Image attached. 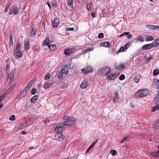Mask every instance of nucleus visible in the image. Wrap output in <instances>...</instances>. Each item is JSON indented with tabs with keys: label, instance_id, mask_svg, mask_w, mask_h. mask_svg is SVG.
I'll return each instance as SVG.
<instances>
[{
	"label": "nucleus",
	"instance_id": "f257e3e1",
	"mask_svg": "<svg viewBox=\"0 0 159 159\" xmlns=\"http://www.w3.org/2000/svg\"><path fill=\"white\" fill-rule=\"evenodd\" d=\"M75 123V119L69 116H65L64 117L63 121L62 124L63 125L71 126Z\"/></svg>",
	"mask_w": 159,
	"mask_h": 159
},
{
	"label": "nucleus",
	"instance_id": "f03ea898",
	"mask_svg": "<svg viewBox=\"0 0 159 159\" xmlns=\"http://www.w3.org/2000/svg\"><path fill=\"white\" fill-rule=\"evenodd\" d=\"M111 69L108 66L103 67L98 71V74L100 75H106L107 76L111 71Z\"/></svg>",
	"mask_w": 159,
	"mask_h": 159
},
{
	"label": "nucleus",
	"instance_id": "7ed1b4c3",
	"mask_svg": "<svg viewBox=\"0 0 159 159\" xmlns=\"http://www.w3.org/2000/svg\"><path fill=\"white\" fill-rule=\"evenodd\" d=\"M148 94V91L145 89H140L136 92L134 96L136 98H143Z\"/></svg>",
	"mask_w": 159,
	"mask_h": 159
},
{
	"label": "nucleus",
	"instance_id": "20e7f679",
	"mask_svg": "<svg viewBox=\"0 0 159 159\" xmlns=\"http://www.w3.org/2000/svg\"><path fill=\"white\" fill-rule=\"evenodd\" d=\"M19 12V9L17 8L16 6H12L9 10V14L12 15L13 14L16 15H17Z\"/></svg>",
	"mask_w": 159,
	"mask_h": 159
},
{
	"label": "nucleus",
	"instance_id": "39448f33",
	"mask_svg": "<svg viewBox=\"0 0 159 159\" xmlns=\"http://www.w3.org/2000/svg\"><path fill=\"white\" fill-rule=\"evenodd\" d=\"M15 70H12L8 75L7 80H9V82H11L13 80L15 74Z\"/></svg>",
	"mask_w": 159,
	"mask_h": 159
},
{
	"label": "nucleus",
	"instance_id": "423d86ee",
	"mask_svg": "<svg viewBox=\"0 0 159 159\" xmlns=\"http://www.w3.org/2000/svg\"><path fill=\"white\" fill-rule=\"evenodd\" d=\"M55 139L57 141L61 140L63 139L62 134L61 132H58L55 135Z\"/></svg>",
	"mask_w": 159,
	"mask_h": 159
},
{
	"label": "nucleus",
	"instance_id": "0eeeda50",
	"mask_svg": "<svg viewBox=\"0 0 159 159\" xmlns=\"http://www.w3.org/2000/svg\"><path fill=\"white\" fill-rule=\"evenodd\" d=\"M24 48L25 50H28L30 48V45L28 39H26L24 41Z\"/></svg>",
	"mask_w": 159,
	"mask_h": 159
},
{
	"label": "nucleus",
	"instance_id": "6e6552de",
	"mask_svg": "<svg viewBox=\"0 0 159 159\" xmlns=\"http://www.w3.org/2000/svg\"><path fill=\"white\" fill-rule=\"evenodd\" d=\"M92 68L90 66H87L82 70V72L85 74L92 71Z\"/></svg>",
	"mask_w": 159,
	"mask_h": 159
},
{
	"label": "nucleus",
	"instance_id": "1a4fd4ad",
	"mask_svg": "<svg viewBox=\"0 0 159 159\" xmlns=\"http://www.w3.org/2000/svg\"><path fill=\"white\" fill-rule=\"evenodd\" d=\"M74 48H68L65 50L64 51V54L66 55H69L72 54L75 51Z\"/></svg>",
	"mask_w": 159,
	"mask_h": 159
},
{
	"label": "nucleus",
	"instance_id": "9d476101",
	"mask_svg": "<svg viewBox=\"0 0 159 159\" xmlns=\"http://www.w3.org/2000/svg\"><path fill=\"white\" fill-rule=\"evenodd\" d=\"M88 86V82L85 80H84L81 83L80 86L82 89H85Z\"/></svg>",
	"mask_w": 159,
	"mask_h": 159
},
{
	"label": "nucleus",
	"instance_id": "9b49d317",
	"mask_svg": "<svg viewBox=\"0 0 159 159\" xmlns=\"http://www.w3.org/2000/svg\"><path fill=\"white\" fill-rule=\"evenodd\" d=\"M60 23V20L58 18L55 19L53 22L52 26L54 28H57Z\"/></svg>",
	"mask_w": 159,
	"mask_h": 159
},
{
	"label": "nucleus",
	"instance_id": "f8f14e48",
	"mask_svg": "<svg viewBox=\"0 0 159 159\" xmlns=\"http://www.w3.org/2000/svg\"><path fill=\"white\" fill-rule=\"evenodd\" d=\"M118 75L116 74H112L111 75H107V78L109 80H114Z\"/></svg>",
	"mask_w": 159,
	"mask_h": 159
},
{
	"label": "nucleus",
	"instance_id": "ddd939ff",
	"mask_svg": "<svg viewBox=\"0 0 159 159\" xmlns=\"http://www.w3.org/2000/svg\"><path fill=\"white\" fill-rule=\"evenodd\" d=\"M64 128V125L62 124L60 125V126H57L55 128V130L56 132H61V131L62 130V129Z\"/></svg>",
	"mask_w": 159,
	"mask_h": 159
},
{
	"label": "nucleus",
	"instance_id": "4468645a",
	"mask_svg": "<svg viewBox=\"0 0 159 159\" xmlns=\"http://www.w3.org/2000/svg\"><path fill=\"white\" fill-rule=\"evenodd\" d=\"M150 154L154 157L159 158V151L152 152H150Z\"/></svg>",
	"mask_w": 159,
	"mask_h": 159
},
{
	"label": "nucleus",
	"instance_id": "2eb2a0df",
	"mask_svg": "<svg viewBox=\"0 0 159 159\" xmlns=\"http://www.w3.org/2000/svg\"><path fill=\"white\" fill-rule=\"evenodd\" d=\"M7 90L6 92H4L3 93L1 96H0V103L2 102V101L3 100L4 98V97L7 95V93L9 92V91H8V90Z\"/></svg>",
	"mask_w": 159,
	"mask_h": 159
},
{
	"label": "nucleus",
	"instance_id": "dca6fc26",
	"mask_svg": "<svg viewBox=\"0 0 159 159\" xmlns=\"http://www.w3.org/2000/svg\"><path fill=\"white\" fill-rule=\"evenodd\" d=\"M153 47L152 44H147L143 46L142 48L143 50H146Z\"/></svg>",
	"mask_w": 159,
	"mask_h": 159
},
{
	"label": "nucleus",
	"instance_id": "f3484780",
	"mask_svg": "<svg viewBox=\"0 0 159 159\" xmlns=\"http://www.w3.org/2000/svg\"><path fill=\"white\" fill-rule=\"evenodd\" d=\"M159 101V91H158L157 94H156L154 99L153 100V103H156Z\"/></svg>",
	"mask_w": 159,
	"mask_h": 159
},
{
	"label": "nucleus",
	"instance_id": "a211bd4d",
	"mask_svg": "<svg viewBox=\"0 0 159 159\" xmlns=\"http://www.w3.org/2000/svg\"><path fill=\"white\" fill-rule=\"evenodd\" d=\"M30 88L29 87V86H28L27 85L25 88L24 90L22 91V92H21L20 93V94L21 95V94H23V96H25V95H26V92L28 90H29L30 89Z\"/></svg>",
	"mask_w": 159,
	"mask_h": 159
},
{
	"label": "nucleus",
	"instance_id": "6ab92c4d",
	"mask_svg": "<svg viewBox=\"0 0 159 159\" xmlns=\"http://www.w3.org/2000/svg\"><path fill=\"white\" fill-rule=\"evenodd\" d=\"M50 43V41L49 40V37H48L43 42V45L44 46L47 45L48 46L49 45V44Z\"/></svg>",
	"mask_w": 159,
	"mask_h": 159
},
{
	"label": "nucleus",
	"instance_id": "aec40b11",
	"mask_svg": "<svg viewBox=\"0 0 159 159\" xmlns=\"http://www.w3.org/2000/svg\"><path fill=\"white\" fill-rule=\"evenodd\" d=\"M13 54L16 55V57H17V58H19L21 57L22 56L23 53L22 52L20 51L16 52H13Z\"/></svg>",
	"mask_w": 159,
	"mask_h": 159
},
{
	"label": "nucleus",
	"instance_id": "412c9836",
	"mask_svg": "<svg viewBox=\"0 0 159 159\" xmlns=\"http://www.w3.org/2000/svg\"><path fill=\"white\" fill-rule=\"evenodd\" d=\"M31 35L32 37L33 36H35L37 32V30L33 27L31 29Z\"/></svg>",
	"mask_w": 159,
	"mask_h": 159
},
{
	"label": "nucleus",
	"instance_id": "4be33fe9",
	"mask_svg": "<svg viewBox=\"0 0 159 159\" xmlns=\"http://www.w3.org/2000/svg\"><path fill=\"white\" fill-rule=\"evenodd\" d=\"M115 69H124L125 68V66L124 64H122L118 66H114Z\"/></svg>",
	"mask_w": 159,
	"mask_h": 159
},
{
	"label": "nucleus",
	"instance_id": "5701e85b",
	"mask_svg": "<svg viewBox=\"0 0 159 159\" xmlns=\"http://www.w3.org/2000/svg\"><path fill=\"white\" fill-rule=\"evenodd\" d=\"M147 28H148L149 29L155 30L156 29V28H157V27H158V26L154 25H147Z\"/></svg>",
	"mask_w": 159,
	"mask_h": 159
},
{
	"label": "nucleus",
	"instance_id": "b1692460",
	"mask_svg": "<svg viewBox=\"0 0 159 159\" xmlns=\"http://www.w3.org/2000/svg\"><path fill=\"white\" fill-rule=\"evenodd\" d=\"M61 71L63 73L67 74L69 72L68 67L67 66H64L62 69Z\"/></svg>",
	"mask_w": 159,
	"mask_h": 159
},
{
	"label": "nucleus",
	"instance_id": "393cba45",
	"mask_svg": "<svg viewBox=\"0 0 159 159\" xmlns=\"http://www.w3.org/2000/svg\"><path fill=\"white\" fill-rule=\"evenodd\" d=\"M153 47H156L159 45V39H156L152 43Z\"/></svg>",
	"mask_w": 159,
	"mask_h": 159
},
{
	"label": "nucleus",
	"instance_id": "a878e982",
	"mask_svg": "<svg viewBox=\"0 0 159 159\" xmlns=\"http://www.w3.org/2000/svg\"><path fill=\"white\" fill-rule=\"evenodd\" d=\"M20 44L19 43H18L16 45V48L13 52H17L18 51H20Z\"/></svg>",
	"mask_w": 159,
	"mask_h": 159
},
{
	"label": "nucleus",
	"instance_id": "bb28decb",
	"mask_svg": "<svg viewBox=\"0 0 159 159\" xmlns=\"http://www.w3.org/2000/svg\"><path fill=\"white\" fill-rule=\"evenodd\" d=\"M129 139V136L127 135L122 139L120 142V143H122L123 142H126Z\"/></svg>",
	"mask_w": 159,
	"mask_h": 159
},
{
	"label": "nucleus",
	"instance_id": "cd10ccee",
	"mask_svg": "<svg viewBox=\"0 0 159 159\" xmlns=\"http://www.w3.org/2000/svg\"><path fill=\"white\" fill-rule=\"evenodd\" d=\"M73 1L74 0H70L67 1L68 6L71 8H73Z\"/></svg>",
	"mask_w": 159,
	"mask_h": 159
},
{
	"label": "nucleus",
	"instance_id": "c85d7f7f",
	"mask_svg": "<svg viewBox=\"0 0 159 159\" xmlns=\"http://www.w3.org/2000/svg\"><path fill=\"white\" fill-rule=\"evenodd\" d=\"M38 98V96L36 95L31 98V102H35L36 101L37 99Z\"/></svg>",
	"mask_w": 159,
	"mask_h": 159
},
{
	"label": "nucleus",
	"instance_id": "c756f323",
	"mask_svg": "<svg viewBox=\"0 0 159 159\" xmlns=\"http://www.w3.org/2000/svg\"><path fill=\"white\" fill-rule=\"evenodd\" d=\"M101 46H104L106 48H108L110 47L109 43L108 42L102 43L101 44Z\"/></svg>",
	"mask_w": 159,
	"mask_h": 159
},
{
	"label": "nucleus",
	"instance_id": "7c9ffc66",
	"mask_svg": "<svg viewBox=\"0 0 159 159\" xmlns=\"http://www.w3.org/2000/svg\"><path fill=\"white\" fill-rule=\"evenodd\" d=\"M49 49L52 51L55 50L56 48V47L54 44H52L48 46Z\"/></svg>",
	"mask_w": 159,
	"mask_h": 159
},
{
	"label": "nucleus",
	"instance_id": "2f4dec72",
	"mask_svg": "<svg viewBox=\"0 0 159 159\" xmlns=\"http://www.w3.org/2000/svg\"><path fill=\"white\" fill-rule=\"evenodd\" d=\"M119 101V96L118 94L116 93L115 94V96L114 98L113 101L115 102H118Z\"/></svg>",
	"mask_w": 159,
	"mask_h": 159
},
{
	"label": "nucleus",
	"instance_id": "473e14b6",
	"mask_svg": "<svg viewBox=\"0 0 159 159\" xmlns=\"http://www.w3.org/2000/svg\"><path fill=\"white\" fill-rule=\"evenodd\" d=\"M6 62H7L6 65V70H7L9 69L10 66H11V64L12 63V62L11 61L10 62H9L8 60H7L6 61Z\"/></svg>",
	"mask_w": 159,
	"mask_h": 159
},
{
	"label": "nucleus",
	"instance_id": "72a5a7b5",
	"mask_svg": "<svg viewBox=\"0 0 159 159\" xmlns=\"http://www.w3.org/2000/svg\"><path fill=\"white\" fill-rule=\"evenodd\" d=\"M51 85L50 83L46 82L44 83L43 87L45 89H47L50 87Z\"/></svg>",
	"mask_w": 159,
	"mask_h": 159
},
{
	"label": "nucleus",
	"instance_id": "f704fd0d",
	"mask_svg": "<svg viewBox=\"0 0 159 159\" xmlns=\"http://www.w3.org/2000/svg\"><path fill=\"white\" fill-rule=\"evenodd\" d=\"M159 110V103L157 104L155 107H153L152 109V111H154L156 110Z\"/></svg>",
	"mask_w": 159,
	"mask_h": 159
},
{
	"label": "nucleus",
	"instance_id": "c9c22d12",
	"mask_svg": "<svg viewBox=\"0 0 159 159\" xmlns=\"http://www.w3.org/2000/svg\"><path fill=\"white\" fill-rule=\"evenodd\" d=\"M139 79L140 78L139 76H135L133 79L134 82L136 83H138L139 81Z\"/></svg>",
	"mask_w": 159,
	"mask_h": 159
},
{
	"label": "nucleus",
	"instance_id": "e433bc0d",
	"mask_svg": "<svg viewBox=\"0 0 159 159\" xmlns=\"http://www.w3.org/2000/svg\"><path fill=\"white\" fill-rule=\"evenodd\" d=\"M79 154H75L72 157H68L69 159H77L79 156Z\"/></svg>",
	"mask_w": 159,
	"mask_h": 159
},
{
	"label": "nucleus",
	"instance_id": "4c0bfd02",
	"mask_svg": "<svg viewBox=\"0 0 159 159\" xmlns=\"http://www.w3.org/2000/svg\"><path fill=\"white\" fill-rule=\"evenodd\" d=\"M159 70L157 69L154 70L153 71V75H157L159 74Z\"/></svg>",
	"mask_w": 159,
	"mask_h": 159
},
{
	"label": "nucleus",
	"instance_id": "58836bf2",
	"mask_svg": "<svg viewBox=\"0 0 159 159\" xmlns=\"http://www.w3.org/2000/svg\"><path fill=\"white\" fill-rule=\"evenodd\" d=\"M9 40H10V41H9L10 45H12L13 43L12 36L11 35H10Z\"/></svg>",
	"mask_w": 159,
	"mask_h": 159
},
{
	"label": "nucleus",
	"instance_id": "ea45409f",
	"mask_svg": "<svg viewBox=\"0 0 159 159\" xmlns=\"http://www.w3.org/2000/svg\"><path fill=\"white\" fill-rule=\"evenodd\" d=\"M91 6H92V4L91 3L88 4L87 5V10L88 11H90L91 10Z\"/></svg>",
	"mask_w": 159,
	"mask_h": 159
},
{
	"label": "nucleus",
	"instance_id": "a19ab883",
	"mask_svg": "<svg viewBox=\"0 0 159 159\" xmlns=\"http://www.w3.org/2000/svg\"><path fill=\"white\" fill-rule=\"evenodd\" d=\"M9 5L7 4L5 7V9L4 11V12L5 13H7L8 11V10L9 8Z\"/></svg>",
	"mask_w": 159,
	"mask_h": 159
},
{
	"label": "nucleus",
	"instance_id": "79ce46f5",
	"mask_svg": "<svg viewBox=\"0 0 159 159\" xmlns=\"http://www.w3.org/2000/svg\"><path fill=\"white\" fill-rule=\"evenodd\" d=\"M125 78V76L123 74L121 75L119 77V79L120 80H123Z\"/></svg>",
	"mask_w": 159,
	"mask_h": 159
},
{
	"label": "nucleus",
	"instance_id": "37998d69",
	"mask_svg": "<svg viewBox=\"0 0 159 159\" xmlns=\"http://www.w3.org/2000/svg\"><path fill=\"white\" fill-rule=\"evenodd\" d=\"M33 84V82L32 80L30 81L29 83L27 84L28 86L30 88H31Z\"/></svg>",
	"mask_w": 159,
	"mask_h": 159
},
{
	"label": "nucleus",
	"instance_id": "c03bdc74",
	"mask_svg": "<svg viewBox=\"0 0 159 159\" xmlns=\"http://www.w3.org/2000/svg\"><path fill=\"white\" fill-rule=\"evenodd\" d=\"M37 91L36 89H33L32 90L31 93L32 94H34L37 93Z\"/></svg>",
	"mask_w": 159,
	"mask_h": 159
},
{
	"label": "nucleus",
	"instance_id": "a18cd8bd",
	"mask_svg": "<svg viewBox=\"0 0 159 159\" xmlns=\"http://www.w3.org/2000/svg\"><path fill=\"white\" fill-rule=\"evenodd\" d=\"M9 119L13 121L15 120V116L13 115H11L9 118Z\"/></svg>",
	"mask_w": 159,
	"mask_h": 159
},
{
	"label": "nucleus",
	"instance_id": "49530a36",
	"mask_svg": "<svg viewBox=\"0 0 159 159\" xmlns=\"http://www.w3.org/2000/svg\"><path fill=\"white\" fill-rule=\"evenodd\" d=\"M153 37L152 36H151L147 39V41H152L153 40Z\"/></svg>",
	"mask_w": 159,
	"mask_h": 159
},
{
	"label": "nucleus",
	"instance_id": "de8ad7c7",
	"mask_svg": "<svg viewBox=\"0 0 159 159\" xmlns=\"http://www.w3.org/2000/svg\"><path fill=\"white\" fill-rule=\"evenodd\" d=\"M130 45V44L127 43L124 46L123 48H124V49L125 50H126L129 47Z\"/></svg>",
	"mask_w": 159,
	"mask_h": 159
},
{
	"label": "nucleus",
	"instance_id": "09e8293b",
	"mask_svg": "<svg viewBox=\"0 0 159 159\" xmlns=\"http://www.w3.org/2000/svg\"><path fill=\"white\" fill-rule=\"evenodd\" d=\"M111 152L112 156H115L116 153V151L115 150H111Z\"/></svg>",
	"mask_w": 159,
	"mask_h": 159
},
{
	"label": "nucleus",
	"instance_id": "8fccbe9b",
	"mask_svg": "<svg viewBox=\"0 0 159 159\" xmlns=\"http://www.w3.org/2000/svg\"><path fill=\"white\" fill-rule=\"evenodd\" d=\"M104 37V34L103 33H100L98 35L99 38H102Z\"/></svg>",
	"mask_w": 159,
	"mask_h": 159
},
{
	"label": "nucleus",
	"instance_id": "3c124183",
	"mask_svg": "<svg viewBox=\"0 0 159 159\" xmlns=\"http://www.w3.org/2000/svg\"><path fill=\"white\" fill-rule=\"evenodd\" d=\"M137 39L138 40L140 41L141 42H143V40L142 38V37L141 36H139L137 38Z\"/></svg>",
	"mask_w": 159,
	"mask_h": 159
},
{
	"label": "nucleus",
	"instance_id": "603ef678",
	"mask_svg": "<svg viewBox=\"0 0 159 159\" xmlns=\"http://www.w3.org/2000/svg\"><path fill=\"white\" fill-rule=\"evenodd\" d=\"M62 72H60L58 75V78L59 79L61 78L62 76Z\"/></svg>",
	"mask_w": 159,
	"mask_h": 159
},
{
	"label": "nucleus",
	"instance_id": "864d4df0",
	"mask_svg": "<svg viewBox=\"0 0 159 159\" xmlns=\"http://www.w3.org/2000/svg\"><path fill=\"white\" fill-rule=\"evenodd\" d=\"M50 75L49 74H48L47 75H46L45 77V80H46L50 78Z\"/></svg>",
	"mask_w": 159,
	"mask_h": 159
},
{
	"label": "nucleus",
	"instance_id": "5fc2aeb1",
	"mask_svg": "<svg viewBox=\"0 0 159 159\" xmlns=\"http://www.w3.org/2000/svg\"><path fill=\"white\" fill-rule=\"evenodd\" d=\"M124 51V48L122 47H121L120 49L119 50L118 52H123Z\"/></svg>",
	"mask_w": 159,
	"mask_h": 159
},
{
	"label": "nucleus",
	"instance_id": "6e6d98bb",
	"mask_svg": "<svg viewBox=\"0 0 159 159\" xmlns=\"http://www.w3.org/2000/svg\"><path fill=\"white\" fill-rule=\"evenodd\" d=\"M88 52H91L93 50V48L91 47V48H89L87 49Z\"/></svg>",
	"mask_w": 159,
	"mask_h": 159
},
{
	"label": "nucleus",
	"instance_id": "4d7b16f0",
	"mask_svg": "<svg viewBox=\"0 0 159 159\" xmlns=\"http://www.w3.org/2000/svg\"><path fill=\"white\" fill-rule=\"evenodd\" d=\"M52 4L53 7H56L57 6V2L56 1L53 2Z\"/></svg>",
	"mask_w": 159,
	"mask_h": 159
},
{
	"label": "nucleus",
	"instance_id": "13d9d810",
	"mask_svg": "<svg viewBox=\"0 0 159 159\" xmlns=\"http://www.w3.org/2000/svg\"><path fill=\"white\" fill-rule=\"evenodd\" d=\"M74 30V28L73 27L68 28L66 29V31H73Z\"/></svg>",
	"mask_w": 159,
	"mask_h": 159
},
{
	"label": "nucleus",
	"instance_id": "bf43d9fd",
	"mask_svg": "<svg viewBox=\"0 0 159 159\" xmlns=\"http://www.w3.org/2000/svg\"><path fill=\"white\" fill-rule=\"evenodd\" d=\"M129 34V32H125L122 33L123 36H125L126 35H128Z\"/></svg>",
	"mask_w": 159,
	"mask_h": 159
},
{
	"label": "nucleus",
	"instance_id": "052dcab7",
	"mask_svg": "<svg viewBox=\"0 0 159 159\" xmlns=\"http://www.w3.org/2000/svg\"><path fill=\"white\" fill-rule=\"evenodd\" d=\"M25 127V126L23 125H20L19 127V129H23Z\"/></svg>",
	"mask_w": 159,
	"mask_h": 159
},
{
	"label": "nucleus",
	"instance_id": "680f3d73",
	"mask_svg": "<svg viewBox=\"0 0 159 159\" xmlns=\"http://www.w3.org/2000/svg\"><path fill=\"white\" fill-rule=\"evenodd\" d=\"M91 148L89 147L88 149H87V150L86 151H85V154H87L89 153V150H90V149H91Z\"/></svg>",
	"mask_w": 159,
	"mask_h": 159
},
{
	"label": "nucleus",
	"instance_id": "e2e57ef3",
	"mask_svg": "<svg viewBox=\"0 0 159 159\" xmlns=\"http://www.w3.org/2000/svg\"><path fill=\"white\" fill-rule=\"evenodd\" d=\"M47 5H48L49 9H51V6L49 4V2L48 1L47 2Z\"/></svg>",
	"mask_w": 159,
	"mask_h": 159
},
{
	"label": "nucleus",
	"instance_id": "0e129e2a",
	"mask_svg": "<svg viewBox=\"0 0 159 159\" xmlns=\"http://www.w3.org/2000/svg\"><path fill=\"white\" fill-rule=\"evenodd\" d=\"M127 35V38L128 39H129L132 37V35L131 34H129Z\"/></svg>",
	"mask_w": 159,
	"mask_h": 159
},
{
	"label": "nucleus",
	"instance_id": "69168bd1",
	"mask_svg": "<svg viewBox=\"0 0 159 159\" xmlns=\"http://www.w3.org/2000/svg\"><path fill=\"white\" fill-rule=\"evenodd\" d=\"M153 82L155 83H157V82L159 83V81L158 80H157L156 79H154L153 80Z\"/></svg>",
	"mask_w": 159,
	"mask_h": 159
},
{
	"label": "nucleus",
	"instance_id": "338daca9",
	"mask_svg": "<svg viewBox=\"0 0 159 159\" xmlns=\"http://www.w3.org/2000/svg\"><path fill=\"white\" fill-rule=\"evenodd\" d=\"M88 52L87 49H84L82 51V52L83 53H87Z\"/></svg>",
	"mask_w": 159,
	"mask_h": 159
},
{
	"label": "nucleus",
	"instance_id": "774afa93",
	"mask_svg": "<svg viewBox=\"0 0 159 159\" xmlns=\"http://www.w3.org/2000/svg\"><path fill=\"white\" fill-rule=\"evenodd\" d=\"M42 86V85L40 84H39L37 85V87L39 89L40 88V87H41Z\"/></svg>",
	"mask_w": 159,
	"mask_h": 159
}]
</instances>
